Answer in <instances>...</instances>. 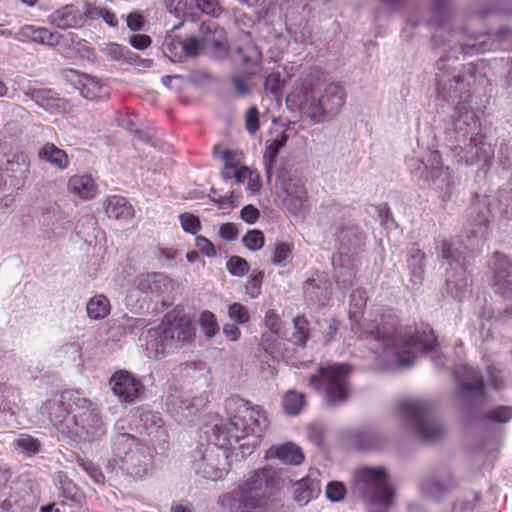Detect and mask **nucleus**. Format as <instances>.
Instances as JSON below:
<instances>
[{
  "mask_svg": "<svg viewBox=\"0 0 512 512\" xmlns=\"http://www.w3.org/2000/svg\"><path fill=\"white\" fill-rule=\"evenodd\" d=\"M182 228L191 234H196L200 230V220L197 216L190 213H183L179 216Z\"/></svg>",
  "mask_w": 512,
  "mask_h": 512,
  "instance_id": "57",
  "label": "nucleus"
},
{
  "mask_svg": "<svg viewBox=\"0 0 512 512\" xmlns=\"http://www.w3.org/2000/svg\"><path fill=\"white\" fill-rule=\"evenodd\" d=\"M24 93L37 105L50 112L59 110L62 107V99L51 89L28 88Z\"/></svg>",
  "mask_w": 512,
  "mask_h": 512,
  "instance_id": "25",
  "label": "nucleus"
},
{
  "mask_svg": "<svg viewBox=\"0 0 512 512\" xmlns=\"http://www.w3.org/2000/svg\"><path fill=\"white\" fill-rule=\"evenodd\" d=\"M110 312V302L104 295H95L87 303V313L91 319L100 320Z\"/></svg>",
  "mask_w": 512,
  "mask_h": 512,
  "instance_id": "35",
  "label": "nucleus"
},
{
  "mask_svg": "<svg viewBox=\"0 0 512 512\" xmlns=\"http://www.w3.org/2000/svg\"><path fill=\"white\" fill-rule=\"evenodd\" d=\"M129 43L137 50H145L151 45L152 39L145 34H133L129 37Z\"/></svg>",
  "mask_w": 512,
  "mask_h": 512,
  "instance_id": "64",
  "label": "nucleus"
},
{
  "mask_svg": "<svg viewBox=\"0 0 512 512\" xmlns=\"http://www.w3.org/2000/svg\"><path fill=\"white\" fill-rule=\"evenodd\" d=\"M203 429V433L210 445H214L219 450L224 449V424L221 418L218 416L212 417L205 423Z\"/></svg>",
  "mask_w": 512,
  "mask_h": 512,
  "instance_id": "30",
  "label": "nucleus"
},
{
  "mask_svg": "<svg viewBox=\"0 0 512 512\" xmlns=\"http://www.w3.org/2000/svg\"><path fill=\"white\" fill-rule=\"evenodd\" d=\"M242 242L249 250L258 251L264 246L265 237L262 231L252 229L244 235Z\"/></svg>",
  "mask_w": 512,
  "mask_h": 512,
  "instance_id": "49",
  "label": "nucleus"
},
{
  "mask_svg": "<svg viewBox=\"0 0 512 512\" xmlns=\"http://www.w3.org/2000/svg\"><path fill=\"white\" fill-rule=\"evenodd\" d=\"M38 505L39 497L28 484L13 489L0 502L1 510L5 512H36Z\"/></svg>",
  "mask_w": 512,
  "mask_h": 512,
  "instance_id": "17",
  "label": "nucleus"
},
{
  "mask_svg": "<svg viewBox=\"0 0 512 512\" xmlns=\"http://www.w3.org/2000/svg\"><path fill=\"white\" fill-rule=\"evenodd\" d=\"M455 486V479L451 476L447 479V483L445 484L433 479H427L421 484L422 490L434 498L440 497L443 493L453 489Z\"/></svg>",
  "mask_w": 512,
  "mask_h": 512,
  "instance_id": "37",
  "label": "nucleus"
},
{
  "mask_svg": "<svg viewBox=\"0 0 512 512\" xmlns=\"http://www.w3.org/2000/svg\"><path fill=\"white\" fill-rule=\"evenodd\" d=\"M493 269L492 286L496 293L512 299V258L501 252H494L490 259Z\"/></svg>",
  "mask_w": 512,
  "mask_h": 512,
  "instance_id": "14",
  "label": "nucleus"
},
{
  "mask_svg": "<svg viewBox=\"0 0 512 512\" xmlns=\"http://www.w3.org/2000/svg\"><path fill=\"white\" fill-rule=\"evenodd\" d=\"M319 492V483L310 477H304L294 484L293 500L303 506L317 497Z\"/></svg>",
  "mask_w": 512,
  "mask_h": 512,
  "instance_id": "24",
  "label": "nucleus"
},
{
  "mask_svg": "<svg viewBox=\"0 0 512 512\" xmlns=\"http://www.w3.org/2000/svg\"><path fill=\"white\" fill-rule=\"evenodd\" d=\"M167 11L176 17H181L185 13L186 4L183 0H161Z\"/></svg>",
  "mask_w": 512,
  "mask_h": 512,
  "instance_id": "63",
  "label": "nucleus"
},
{
  "mask_svg": "<svg viewBox=\"0 0 512 512\" xmlns=\"http://www.w3.org/2000/svg\"><path fill=\"white\" fill-rule=\"evenodd\" d=\"M15 447L20 453L26 456H33L40 451L41 443L37 438L31 435L22 434L15 441Z\"/></svg>",
  "mask_w": 512,
  "mask_h": 512,
  "instance_id": "41",
  "label": "nucleus"
},
{
  "mask_svg": "<svg viewBox=\"0 0 512 512\" xmlns=\"http://www.w3.org/2000/svg\"><path fill=\"white\" fill-rule=\"evenodd\" d=\"M245 128L249 134L254 135L260 129L259 110L251 106L245 113Z\"/></svg>",
  "mask_w": 512,
  "mask_h": 512,
  "instance_id": "54",
  "label": "nucleus"
},
{
  "mask_svg": "<svg viewBox=\"0 0 512 512\" xmlns=\"http://www.w3.org/2000/svg\"><path fill=\"white\" fill-rule=\"evenodd\" d=\"M346 487L340 481H331L327 484L325 494L329 501L340 502L345 498Z\"/></svg>",
  "mask_w": 512,
  "mask_h": 512,
  "instance_id": "53",
  "label": "nucleus"
},
{
  "mask_svg": "<svg viewBox=\"0 0 512 512\" xmlns=\"http://www.w3.org/2000/svg\"><path fill=\"white\" fill-rule=\"evenodd\" d=\"M226 269L233 276L244 277L249 272L250 265L240 256H231L226 262Z\"/></svg>",
  "mask_w": 512,
  "mask_h": 512,
  "instance_id": "45",
  "label": "nucleus"
},
{
  "mask_svg": "<svg viewBox=\"0 0 512 512\" xmlns=\"http://www.w3.org/2000/svg\"><path fill=\"white\" fill-rule=\"evenodd\" d=\"M252 76L247 73H243L240 75H234L231 78V84L233 89V94L236 97H246L251 94V87L249 84V80Z\"/></svg>",
  "mask_w": 512,
  "mask_h": 512,
  "instance_id": "43",
  "label": "nucleus"
},
{
  "mask_svg": "<svg viewBox=\"0 0 512 512\" xmlns=\"http://www.w3.org/2000/svg\"><path fill=\"white\" fill-rule=\"evenodd\" d=\"M201 31L207 34L204 38V42H201L195 36H190L184 40L178 41V44L180 45L182 52L186 57H197L200 51L203 49L204 45H213L215 50H221L223 42L220 38L215 37V34H221L222 30L218 29L214 21L209 20L203 22Z\"/></svg>",
  "mask_w": 512,
  "mask_h": 512,
  "instance_id": "18",
  "label": "nucleus"
},
{
  "mask_svg": "<svg viewBox=\"0 0 512 512\" xmlns=\"http://www.w3.org/2000/svg\"><path fill=\"white\" fill-rule=\"evenodd\" d=\"M278 485V477L271 467H264L252 472L240 487L238 508L242 512H251L260 507L262 501L272 494Z\"/></svg>",
  "mask_w": 512,
  "mask_h": 512,
  "instance_id": "8",
  "label": "nucleus"
},
{
  "mask_svg": "<svg viewBox=\"0 0 512 512\" xmlns=\"http://www.w3.org/2000/svg\"><path fill=\"white\" fill-rule=\"evenodd\" d=\"M194 335V328L184 320L163 321L162 325L150 329L146 336V349L149 354L158 357L181 348Z\"/></svg>",
  "mask_w": 512,
  "mask_h": 512,
  "instance_id": "5",
  "label": "nucleus"
},
{
  "mask_svg": "<svg viewBox=\"0 0 512 512\" xmlns=\"http://www.w3.org/2000/svg\"><path fill=\"white\" fill-rule=\"evenodd\" d=\"M264 324L270 333H263L260 346L269 354L273 360L285 361L295 365L294 354L286 347V341L277 335L282 331V320L275 310L269 309L264 317Z\"/></svg>",
  "mask_w": 512,
  "mask_h": 512,
  "instance_id": "10",
  "label": "nucleus"
},
{
  "mask_svg": "<svg viewBox=\"0 0 512 512\" xmlns=\"http://www.w3.org/2000/svg\"><path fill=\"white\" fill-rule=\"evenodd\" d=\"M78 464L96 483L104 482L105 477L102 471L92 461L79 459Z\"/></svg>",
  "mask_w": 512,
  "mask_h": 512,
  "instance_id": "56",
  "label": "nucleus"
},
{
  "mask_svg": "<svg viewBox=\"0 0 512 512\" xmlns=\"http://www.w3.org/2000/svg\"><path fill=\"white\" fill-rule=\"evenodd\" d=\"M261 58V52L256 47L248 49L247 53L242 55L244 72L250 76L256 75L261 69Z\"/></svg>",
  "mask_w": 512,
  "mask_h": 512,
  "instance_id": "39",
  "label": "nucleus"
},
{
  "mask_svg": "<svg viewBox=\"0 0 512 512\" xmlns=\"http://www.w3.org/2000/svg\"><path fill=\"white\" fill-rule=\"evenodd\" d=\"M198 323L203 333L208 337H213L219 330L216 318L210 311H204L201 313Z\"/></svg>",
  "mask_w": 512,
  "mask_h": 512,
  "instance_id": "47",
  "label": "nucleus"
},
{
  "mask_svg": "<svg viewBox=\"0 0 512 512\" xmlns=\"http://www.w3.org/2000/svg\"><path fill=\"white\" fill-rule=\"evenodd\" d=\"M213 453V450L205 452L200 459L193 461L192 468L197 475L217 481L222 478V471L212 464Z\"/></svg>",
  "mask_w": 512,
  "mask_h": 512,
  "instance_id": "27",
  "label": "nucleus"
},
{
  "mask_svg": "<svg viewBox=\"0 0 512 512\" xmlns=\"http://www.w3.org/2000/svg\"><path fill=\"white\" fill-rule=\"evenodd\" d=\"M50 19L60 29L80 28L84 25V15L74 5H66L56 10Z\"/></svg>",
  "mask_w": 512,
  "mask_h": 512,
  "instance_id": "22",
  "label": "nucleus"
},
{
  "mask_svg": "<svg viewBox=\"0 0 512 512\" xmlns=\"http://www.w3.org/2000/svg\"><path fill=\"white\" fill-rule=\"evenodd\" d=\"M66 394H80L78 391L65 390L60 394L58 399H49L40 407V414L46 416L48 421L55 427L66 431L68 421L73 416L74 404L64 398Z\"/></svg>",
  "mask_w": 512,
  "mask_h": 512,
  "instance_id": "15",
  "label": "nucleus"
},
{
  "mask_svg": "<svg viewBox=\"0 0 512 512\" xmlns=\"http://www.w3.org/2000/svg\"><path fill=\"white\" fill-rule=\"evenodd\" d=\"M78 89L83 97L96 100L102 96L103 87L97 78L83 74L78 80Z\"/></svg>",
  "mask_w": 512,
  "mask_h": 512,
  "instance_id": "34",
  "label": "nucleus"
},
{
  "mask_svg": "<svg viewBox=\"0 0 512 512\" xmlns=\"http://www.w3.org/2000/svg\"><path fill=\"white\" fill-rule=\"evenodd\" d=\"M133 284L137 290L152 298H162L163 303L173 289L172 280L163 273L139 274Z\"/></svg>",
  "mask_w": 512,
  "mask_h": 512,
  "instance_id": "16",
  "label": "nucleus"
},
{
  "mask_svg": "<svg viewBox=\"0 0 512 512\" xmlns=\"http://www.w3.org/2000/svg\"><path fill=\"white\" fill-rule=\"evenodd\" d=\"M460 388L464 391L474 393L478 396H483L484 394V381L478 375V373L472 371V375L470 379L463 381L460 384Z\"/></svg>",
  "mask_w": 512,
  "mask_h": 512,
  "instance_id": "52",
  "label": "nucleus"
},
{
  "mask_svg": "<svg viewBox=\"0 0 512 512\" xmlns=\"http://www.w3.org/2000/svg\"><path fill=\"white\" fill-rule=\"evenodd\" d=\"M134 417L139 420L137 428L147 437L145 441L150 450L155 455H164L169 450V435L161 416L141 406L135 409Z\"/></svg>",
  "mask_w": 512,
  "mask_h": 512,
  "instance_id": "9",
  "label": "nucleus"
},
{
  "mask_svg": "<svg viewBox=\"0 0 512 512\" xmlns=\"http://www.w3.org/2000/svg\"><path fill=\"white\" fill-rule=\"evenodd\" d=\"M345 93L343 88L335 83L327 85L316 99L312 98L305 104L309 116L316 122L324 121L335 116L344 105Z\"/></svg>",
  "mask_w": 512,
  "mask_h": 512,
  "instance_id": "11",
  "label": "nucleus"
},
{
  "mask_svg": "<svg viewBox=\"0 0 512 512\" xmlns=\"http://www.w3.org/2000/svg\"><path fill=\"white\" fill-rule=\"evenodd\" d=\"M252 171L249 167L242 165L233 171H226V179L234 178L237 184H244L247 183Z\"/></svg>",
  "mask_w": 512,
  "mask_h": 512,
  "instance_id": "61",
  "label": "nucleus"
},
{
  "mask_svg": "<svg viewBox=\"0 0 512 512\" xmlns=\"http://www.w3.org/2000/svg\"><path fill=\"white\" fill-rule=\"evenodd\" d=\"M166 407L168 412L177 417V421L182 422L196 414L198 408L194 400L186 397L183 392L175 391L168 394L166 398Z\"/></svg>",
  "mask_w": 512,
  "mask_h": 512,
  "instance_id": "21",
  "label": "nucleus"
},
{
  "mask_svg": "<svg viewBox=\"0 0 512 512\" xmlns=\"http://www.w3.org/2000/svg\"><path fill=\"white\" fill-rule=\"evenodd\" d=\"M229 318L237 324H246L250 320L248 308L241 303H233L228 307Z\"/></svg>",
  "mask_w": 512,
  "mask_h": 512,
  "instance_id": "51",
  "label": "nucleus"
},
{
  "mask_svg": "<svg viewBox=\"0 0 512 512\" xmlns=\"http://www.w3.org/2000/svg\"><path fill=\"white\" fill-rule=\"evenodd\" d=\"M364 291L353 290L350 294V305L354 304L359 312L365 307L367 298ZM351 331L358 339H370L378 343L383 351L393 350L400 367L413 364L418 353L432 350L437 344L434 332L427 327L422 332H415L398 343L399 318L391 309H382L362 324L358 319V311H349Z\"/></svg>",
  "mask_w": 512,
  "mask_h": 512,
  "instance_id": "1",
  "label": "nucleus"
},
{
  "mask_svg": "<svg viewBox=\"0 0 512 512\" xmlns=\"http://www.w3.org/2000/svg\"><path fill=\"white\" fill-rule=\"evenodd\" d=\"M30 160L25 152H16L6 156L0 163L1 180L11 190L22 188L28 178Z\"/></svg>",
  "mask_w": 512,
  "mask_h": 512,
  "instance_id": "12",
  "label": "nucleus"
},
{
  "mask_svg": "<svg viewBox=\"0 0 512 512\" xmlns=\"http://www.w3.org/2000/svg\"><path fill=\"white\" fill-rule=\"evenodd\" d=\"M310 338L309 321L304 315H298L293 319V332L289 340L293 345L305 348Z\"/></svg>",
  "mask_w": 512,
  "mask_h": 512,
  "instance_id": "32",
  "label": "nucleus"
},
{
  "mask_svg": "<svg viewBox=\"0 0 512 512\" xmlns=\"http://www.w3.org/2000/svg\"><path fill=\"white\" fill-rule=\"evenodd\" d=\"M44 27H36L33 25H26L20 28L16 34V38L19 41H33L35 43L41 42L42 35L44 33Z\"/></svg>",
  "mask_w": 512,
  "mask_h": 512,
  "instance_id": "48",
  "label": "nucleus"
},
{
  "mask_svg": "<svg viewBox=\"0 0 512 512\" xmlns=\"http://www.w3.org/2000/svg\"><path fill=\"white\" fill-rule=\"evenodd\" d=\"M59 355L67 361L79 365L82 361L81 346L77 342L62 345L58 350Z\"/></svg>",
  "mask_w": 512,
  "mask_h": 512,
  "instance_id": "46",
  "label": "nucleus"
},
{
  "mask_svg": "<svg viewBox=\"0 0 512 512\" xmlns=\"http://www.w3.org/2000/svg\"><path fill=\"white\" fill-rule=\"evenodd\" d=\"M401 419L411 425L424 442L434 443L445 436V428L437 421L432 407L424 400L407 399L397 404Z\"/></svg>",
  "mask_w": 512,
  "mask_h": 512,
  "instance_id": "4",
  "label": "nucleus"
},
{
  "mask_svg": "<svg viewBox=\"0 0 512 512\" xmlns=\"http://www.w3.org/2000/svg\"><path fill=\"white\" fill-rule=\"evenodd\" d=\"M61 494L67 500L80 504L84 500V494L80 487L74 483L64 472H58L56 476Z\"/></svg>",
  "mask_w": 512,
  "mask_h": 512,
  "instance_id": "31",
  "label": "nucleus"
},
{
  "mask_svg": "<svg viewBox=\"0 0 512 512\" xmlns=\"http://www.w3.org/2000/svg\"><path fill=\"white\" fill-rule=\"evenodd\" d=\"M123 421L119 420L115 424V433L111 437V449L113 458L115 461L120 463L129 454L134 451V447L137 446V438L125 432Z\"/></svg>",
  "mask_w": 512,
  "mask_h": 512,
  "instance_id": "20",
  "label": "nucleus"
},
{
  "mask_svg": "<svg viewBox=\"0 0 512 512\" xmlns=\"http://www.w3.org/2000/svg\"><path fill=\"white\" fill-rule=\"evenodd\" d=\"M305 406V395L295 390L287 391L282 399V407L286 414L297 415Z\"/></svg>",
  "mask_w": 512,
  "mask_h": 512,
  "instance_id": "36",
  "label": "nucleus"
},
{
  "mask_svg": "<svg viewBox=\"0 0 512 512\" xmlns=\"http://www.w3.org/2000/svg\"><path fill=\"white\" fill-rule=\"evenodd\" d=\"M11 477L12 473L9 468H0V502L13 490L9 485Z\"/></svg>",
  "mask_w": 512,
  "mask_h": 512,
  "instance_id": "59",
  "label": "nucleus"
},
{
  "mask_svg": "<svg viewBox=\"0 0 512 512\" xmlns=\"http://www.w3.org/2000/svg\"><path fill=\"white\" fill-rule=\"evenodd\" d=\"M283 80L279 72H271L265 77L264 89L273 95H278L283 86Z\"/></svg>",
  "mask_w": 512,
  "mask_h": 512,
  "instance_id": "55",
  "label": "nucleus"
},
{
  "mask_svg": "<svg viewBox=\"0 0 512 512\" xmlns=\"http://www.w3.org/2000/svg\"><path fill=\"white\" fill-rule=\"evenodd\" d=\"M287 139V135L282 133L276 139L267 143L263 159L268 169H271L274 163L276 162V158L279 154V151L281 150L282 147L285 146Z\"/></svg>",
  "mask_w": 512,
  "mask_h": 512,
  "instance_id": "38",
  "label": "nucleus"
},
{
  "mask_svg": "<svg viewBox=\"0 0 512 512\" xmlns=\"http://www.w3.org/2000/svg\"><path fill=\"white\" fill-rule=\"evenodd\" d=\"M356 445L359 449H377L381 445V436L374 431H361L356 435Z\"/></svg>",
  "mask_w": 512,
  "mask_h": 512,
  "instance_id": "42",
  "label": "nucleus"
},
{
  "mask_svg": "<svg viewBox=\"0 0 512 512\" xmlns=\"http://www.w3.org/2000/svg\"><path fill=\"white\" fill-rule=\"evenodd\" d=\"M351 371V366L345 363L320 367L318 374L309 377V385L315 390L323 388L327 402L330 405H338L348 399V378Z\"/></svg>",
  "mask_w": 512,
  "mask_h": 512,
  "instance_id": "6",
  "label": "nucleus"
},
{
  "mask_svg": "<svg viewBox=\"0 0 512 512\" xmlns=\"http://www.w3.org/2000/svg\"><path fill=\"white\" fill-rule=\"evenodd\" d=\"M230 416L226 423L227 440L240 441L250 435L259 437L267 426L265 411L238 397L226 401Z\"/></svg>",
  "mask_w": 512,
  "mask_h": 512,
  "instance_id": "3",
  "label": "nucleus"
},
{
  "mask_svg": "<svg viewBox=\"0 0 512 512\" xmlns=\"http://www.w3.org/2000/svg\"><path fill=\"white\" fill-rule=\"evenodd\" d=\"M286 197L284 203L293 214H298L307 200V191L302 184H288L285 188Z\"/></svg>",
  "mask_w": 512,
  "mask_h": 512,
  "instance_id": "28",
  "label": "nucleus"
},
{
  "mask_svg": "<svg viewBox=\"0 0 512 512\" xmlns=\"http://www.w3.org/2000/svg\"><path fill=\"white\" fill-rule=\"evenodd\" d=\"M179 251L173 248L159 249L157 258L164 267H172L176 264Z\"/></svg>",
  "mask_w": 512,
  "mask_h": 512,
  "instance_id": "58",
  "label": "nucleus"
},
{
  "mask_svg": "<svg viewBox=\"0 0 512 512\" xmlns=\"http://www.w3.org/2000/svg\"><path fill=\"white\" fill-rule=\"evenodd\" d=\"M483 419L492 422L506 423L512 419V407L498 406L484 414Z\"/></svg>",
  "mask_w": 512,
  "mask_h": 512,
  "instance_id": "50",
  "label": "nucleus"
},
{
  "mask_svg": "<svg viewBox=\"0 0 512 512\" xmlns=\"http://www.w3.org/2000/svg\"><path fill=\"white\" fill-rule=\"evenodd\" d=\"M64 398L74 404L66 432L82 442L100 440L106 434L107 427L98 405L80 394H66Z\"/></svg>",
  "mask_w": 512,
  "mask_h": 512,
  "instance_id": "2",
  "label": "nucleus"
},
{
  "mask_svg": "<svg viewBox=\"0 0 512 512\" xmlns=\"http://www.w3.org/2000/svg\"><path fill=\"white\" fill-rule=\"evenodd\" d=\"M356 486L367 503L387 509L395 496V490L387 483V474L382 467H363L356 473Z\"/></svg>",
  "mask_w": 512,
  "mask_h": 512,
  "instance_id": "7",
  "label": "nucleus"
},
{
  "mask_svg": "<svg viewBox=\"0 0 512 512\" xmlns=\"http://www.w3.org/2000/svg\"><path fill=\"white\" fill-rule=\"evenodd\" d=\"M154 452L149 451L144 453L143 447H137L131 454H129L120 463V469L127 475H130L135 480L145 478L152 465Z\"/></svg>",
  "mask_w": 512,
  "mask_h": 512,
  "instance_id": "19",
  "label": "nucleus"
},
{
  "mask_svg": "<svg viewBox=\"0 0 512 512\" xmlns=\"http://www.w3.org/2000/svg\"><path fill=\"white\" fill-rule=\"evenodd\" d=\"M243 158L242 152L226 149V171H233L239 168Z\"/></svg>",
  "mask_w": 512,
  "mask_h": 512,
  "instance_id": "62",
  "label": "nucleus"
},
{
  "mask_svg": "<svg viewBox=\"0 0 512 512\" xmlns=\"http://www.w3.org/2000/svg\"><path fill=\"white\" fill-rule=\"evenodd\" d=\"M264 280V272L261 270H253L248 281L245 284V292L251 298H257L261 294V287Z\"/></svg>",
  "mask_w": 512,
  "mask_h": 512,
  "instance_id": "44",
  "label": "nucleus"
},
{
  "mask_svg": "<svg viewBox=\"0 0 512 512\" xmlns=\"http://www.w3.org/2000/svg\"><path fill=\"white\" fill-rule=\"evenodd\" d=\"M293 244L282 241H277L274 244V249L271 261L275 265L286 266L292 258Z\"/></svg>",
  "mask_w": 512,
  "mask_h": 512,
  "instance_id": "40",
  "label": "nucleus"
},
{
  "mask_svg": "<svg viewBox=\"0 0 512 512\" xmlns=\"http://www.w3.org/2000/svg\"><path fill=\"white\" fill-rule=\"evenodd\" d=\"M109 384L113 394L121 403L132 404L145 394V386L130 372L120 370L110 378Z\"/></svg>",
  "mask_w": 512,
  "mask_h": 512,
  "instance_id": "13",
  "label": "nucleus"
},
{
  "mask_svg": "<svg viewBox=\"0 0 512 512\" xmlns=\"http://www.w3.org/2000/svg\"><path fill=\"white\" fill-rule=\"evenodd\" d=\"M196 5L202 12L213 17L221 14V7L216 0H196Z\"/></svg>",
  "mask_w": 512,
  "mask_h": 512,
  "instance_id": "60",
  "label": "nucleus"
},
{
  "mask_svg": "<svg viewBox=\"0 0 512 512\" xmlns=\"http://www.w3.org/2000/svg\"><path fill=\"white\" fill-rule=\"evenodd\" d=\"M70 192L83 199H91L95 195V184L90 175H74L68 181Z\"/></svg>",
  "mask_w": 512,
  "mask_h": 512,
  "instance_id": "29",
  "label": "nucleus"
},
{
  "mask_svg": "<svg viewBox=\"0 0 512 512\" xmlns=\"http://www.w3.org/2000/svg\"><path fill=\"white\" fill-rule=\"evenodd\" d=\"M38 157L40 160L48 162L60 170L66 169L69 165L67 153L53 143H46L38 151Z\"/></svg>",
  "mask_w": 512,
  "mask_h": 512,
  "instance_id": "26",
  "label": "nucleus"
},
{
  "mask_svg": "<svg viewBox=\"0 0 512 512\" xmlns=\"http://www.w3.org/2000/svg\"><path fill=\"white\" fill-rule=\"evenodd\" d=\"M275 456L287 465H300L305 458L302 449L290 442L277 447Z\"/></svg>",
  "mask_w": 512,
  "mask_h": 512,
  "instance_id": "33",
  "label": "nucleus"
},
{
  "mask_svg": "<svg viewBox=\"0 0 512 512\" xmlns=\"http://www.w3.org/2000/svg\"><path fill=\"white\" fill-rule=\"evenodd\" d=\"M106 214L116 220H130L134 217V208L129 201L122 196H111L106 201Z\"/></svg>",
  "mask_w": 512,
  "mask_h": 512,
  "instance_id": "23",
  "label": "nucleus"
}]
</instances>
